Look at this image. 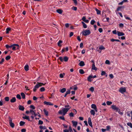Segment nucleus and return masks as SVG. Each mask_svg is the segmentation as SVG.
<instances>
[{
    "mask_svg": "<svg viewBox=\"0 0 132 132\" xmlns=\"http://www.w3.org/2000/svg\"><path fill=\"white\" fill-rule=\"evenodd\" d=\"M91 107L92 109H94L96 108H97V107L95 104H92L91 105Z\"/></svg>",
    "mask_w": 132,
    "mask_h": 132,
    "instance_id": "obj_22",
    "label": "nucleus"
},
{
    "mask_svg": "<svg viewBox=\"0 0 132 132\" xmlns=\"http://www.w3.org/2000/svg\"><path fill=\"white\" fill-rule=\"evenodd\" d=\"M72 9L75 11H76L77 10V8L76 7L73 6L72 7Z\"/></svg>",
    "mask_w": 132,
    "mask_h": 132,
    "instance_id": "obj_54",
    "label": "nucleus"
},
{
    "mask_svg": "<svg viewBox=\"0 0 132 132\" xmlns=\"http://www.w3.org/2000/svg\"><path fill=\"white\" fill-rule=\"evenodd\" d=\"M106 104L108 105H109L111 104L112 103V102H111L108 101L106 102Z\"/></svg>",
    "mask_w": 132,
    "mask_h": 132,
    "instance_id": "obj_34",
    "label": "nucleus"
},
{
    "mask_svg": "<svg viewBox=\"0 0 132 132\" xmlns=\"http://www.w3.org/2000/svg\"><path fill=\"white\" fill-rule=\"evenodd\" d=\"M66 90V89L65 88H63L62 89H61L60 92L62 93H63L65 92Z\"/></svg>",
    "mask_w": 132,
    "mask_h": 132,
    "instance_id": "obj_20",
    "label": "nucleus"
},
{
    "mask_svg": "<svg viewBox=\"0 0 132 132\" xmlns=\"http://www.w3.org/2000/svg\"><path fill=\"white\" fill-rule=\"evenodd\" d=\"M19 109L20 110L23 111L24 108L23 106L20 105L19 106Z\"/></svg>",
    "mask_w": 132,
    "mask_h": 132,
    "instance_id": "obj_17",
    "label": "nucleus"
},
{
    "mask_svg": "<svg viewBox=\"0 0 132 132\" xmlns=\"http://www.w3.org/2000/svg\"><path fill=\"white\" fill-rule=\"evenodd\" d=\"M79 72L80 74H83L84 73V72L83 70L82 69H80L79 70Z\"/></svg>",
    "mask_w": 132,
    "mask_h": 132,
    "instance_id": "obj_28",
    "label": "nucleus"
},
{
    "mask_svg": "<svg viewBox=\"0 0 132 132\" xmlns=\"http://www.w3.org/2000/svg\"><path fill=\"white\" fill-rule=\"evenodd\" d=\"M21 131L22 132H26V129H21Z\"/></svg>",
    "mask_w": 132,
    "mask_h": 132,
    "instance_id": "obj_63",
    "label": "nucleus"
},
{
    "mask_svg": "<svg viewBox=\"0 0 132 132\" xmlns=\"http://www.w3.org/2000/svg\"><path fill=\"white\" fill-rule=\"evenodd\" d=\"M65 73H63V74L61 73L60 74V76L61 78H63V77L65 75Z\"/></svg>",
    "mask_w": 132,
    "mask_h": 132,
    "instance_id": "obj_39",
    "label": "nucleus"
},
{
    "mask_svg": "<svg viewBox=\"0 0 132 132\" xmlns=\"http://www.w3.org/2000/svg\"><path fill=\"white\" fill-rule=\"evenodd\" d=\"M9 123L10 126L12 128H13L14 127V125L12 122V119H10L9 121Z\"/></svg>",
    "mask_w": 132,
    "mask_h": 132,
    "instance_id": "obj_10",
    "label": "nucleus"
},
{
    "mask_svg": "<svg viewBox=\"0 0 132 132\" xmlns=\"http://www.w3.org/2000/svg\"><path fill=\"white\" fill-rule=\"evenodd\" d=\"M16 101V98L15 97H13L10 100V101L12 103H14Z\"/></svg>",
    "mask_w": 132,
    "mask_h": 132,
    "instance_id": "obj_21",
    "label": "nucleus"
},
{
    "mask_svg": "<svg viewBox=\"0 0 132 132\" xmlns=\"http://www.w3.org/2000/svg\"><path fill=\"white\" fill-rule=\"evenodd\" d=\"M127 125L128 126H129L130 127L132 128V124L131 122H128L127 123Z\"/></svg>",
    "mask_w": 132,
    "mask_h": 132,
    "instance_id": "obj_35",
    "label": "nucleus"
},
{
    "mask_svg": "<svg viewBox=\"0 0 132 132\" xmlns=\"http://www.w3.org/2000/svg\"><path fill=\"white\" fill-rule=\"evenodd\" d=\"M24 69L25 71H28L29 70V66L28 65H26L24 67Z\"/></svg>",
    "mask_w": 132,
    "mask_h": 132,
    "instance_id": "obj_19",
    "label": "nucleus"
},
{
    "mask_svg": "<svg viewBox=\"0 0 132 132\" xmlns=\"http://www.w3.org/2000/svg\"><path fill=\"white\" fill-rule=\"evenodd\" d=\"M99 49L101 50H105V48L103 46H101L100 47Z\"/></svg>",
    "mask_w": 132,
    "mask_h": 132,
    "instance_id": "obj_41",
    "label": "nucleus"
},
{
    "mask_svg": "<svg viewBox=\"0 0 132 132\" xmlns=\"http://www.w3.org/2000/svg\"><path fill=\"white\" fill-rule=\"evenodd\" d=\"M111 41L112 42H113L114 41H116V42H120V41L119 40L116 39H111Z\"/></svg>",
    "mask_w": 132,
    "mask_h": 132,
    "instance_id": "obj_37",
    "label": "nucleus"
},
{
    "mask_svg": "<svg viewBox=\"0 0 132 132\" xmlns=\"http://www.w3.org/2000/svg\"><path fill=\"white\" fill-rule=\"evenodd\" d=\"M90 113L92 115L94 116L95 115V111L94 110L92 109L90 111Z\"/></svg>",
    "mask_w": 132,
    "mask_h": 132,
    "instance_id": "obj_15",
    "label": "nucleus"
},
{
    "mask_svg": "<svg viewBox=\"0 0 132 132\" xmlns=\"http://www.w3.org/2000/svg\"><path fill=\"white\" fill-rule=\"evenodd\" d=\"M22 118L24 119H27L29 121H30L29 116H26L24 117H23Z\"/></svg>",
    "mask_w": 132,
    "mask_h": 132,
    "instance_id": "obj_31",
    "label": "nucleus"
},
{
    "mask_svg": "<svg viewBox=\"0 0 132 132\" xmlns=\"http://www.w3.org/2000/svg\"><path fill=\"white\" fill-rule=\"evenodd\" d=\"M88 122L89 125L92 127H93L92 123L91 121V119L89 118L88 119Z\"/></svg>",
    "mask_w": 132,
    "mask_h": 132,
    "instance_id": "obj_9",
    "label": "nucleus"
},
{
    "mask_svg": "<svg viewBox=\"0 0 132 132\" xmlns=\"http://www.w3.org/2000/svg\"><path fill=\"white\" fill-rule=\"evenodd\" d=\"M21 95L22 98L23 99H25V95L24 93L22 92L21 94Z\"/></svg>",
    "mask_w": 132,
    "mask_h": 132,
    "instance_id": "obj_24",
    "label": "nucleus"
},
{
    "mask_svg": "<svg viewBox=\"0 0 132 132\" xmlns=\"http://www.w3.org/2000/svg\"><path fill=\"white\" fill-rule=\"evenodd\" d=\"M80 46L81 48H82L83 46V43H81L80 44Z\"/></svg>",
    "mask_w": 132,
    "mask_h": 132,
    "instance_id": "obj_62",
    "label": "nucleus"
},
{
    "mask_svg": "<svg viewBox=\"0 0 132 132\" xmlns=\"http://www.w3.org/2000/svg\"><path fill=\"white\" fill-rule=\"evenodd\" d=\"M73 89L75 90H77V87L76 86L73 87Z\"/></svg>",
    "mask_w": 132,
    "mask_h": 132,
    "instance_id": "obj_61",
    "label": "nucleus"
},
{
    "mask_svg": "<svg viewBox=\"0 0 132 132\" xmlns=\"http://www.w3.org/2000/svg\"><path fill=\"white\" fill-rule=\"evenodd\" d=\"M118 35L119 36H123L125 35V34L123 32H121L118 31L117 32Z\"/></svg>",
    "mask_w": 132,
    "mask_h": 132,
    "instance_id": "obj_12",
    "label": "nucleus"
},
{
    "mask_svg": "<svg viewBox=\"0 0 132 132\" xmlns=\"http://www.w3.org/2000/svg\"><path fill=\"white\" fill-rule=\"evenodd\" d=\"M62 42V41L61 40H60L57 43V45L59 46V47H61L62 45L61 44Z\"/></svg>",
    "mask_w": 132,
    "mask_h": 132,
    "instance_id": "obj_18",
    "label": "nucleus"
},
{
    "mask_svg": "<svg viewBox=\"0 0 132 132\" xmlns=\"http://www.w3.org/2000/svg\"><path fill=\"white\" fill-rule=\"evenodd\" d=\"M93 78V76H92L90 75L87 78V80L89 82H91L92 80L91 79Z\"/></svg>",
    "mask_w": 132,
    "mask_h": 132,
    "instance_id": "obj_13",
    "label": "nucleus"
},
{
    "mask_svg": "<svg viewBox=\"0 0 132 132\" xmlns=\"http://www.w3.org/2000/svg\"><path fill=\"white\" fill-rule=\"evenodd\" d=\"M106 73L104 71H102L101 73V75L102 76L104 75Z\"/></svg>",
    "mask_w": 132,
    "mask_h": 132,
    "instance_id": "obj_53",
    "label": "nucleus"
},
{
    "mask_svg": "<svg viewBox=\"0 0 132 132\" xmlns=\"http://www.w3.org/2000/svg\"><path fill=\"white\" fill-rule=\"evenodd\" d=\"M59 59L62 62H63L64 61L65 62H67L69 59L66 56H64L63 58L62 57H60Z\"/></svg>",
    "mask_w": 132,
    "mask_h": 132,
    "instance_id": "obj_4",
    "label": "nucleus"
},
{
    "mask_svg": "<svg viewBox=\"0 0 132 132\" xmlns=\"http://www.w3.org/2000/svg\"><path fill=\"white\" fill-rule=\"evenodd\" d=\"M69 115L70 117H73L74 114L72 112H71L69 114Z\"/></svg>",
    "mask_w": 132,
    "mask_h": 132,
    "instance_id": "obj_57",
    "label": "nucleus"
},
{
    "mask_svg": "<svg viewBox=\"0 0 132 132\" xmlns=\"http://www.w3.org/2000/svg\"><path fill=\"white\" fill-rule=\"evenodd\" d=\"M11 58V56H8L5 57V59L6 60H9Z\"/></svg>",
    "mask_w": 132,
    "mask_h": 132,
    "instance_id": "obj_45",
    "label": "nucleus"
},
{
    "mask_svg": "<svg viewBox=\"0 0 132 132\" xmlns=\"http://www.w3.org/2000/svg\"><path fill=\"white\" fill-rule=\"evenodd\" d=\"M82 23L83 25V27L85 28H87V26L86 24L83 22H82Z\"/></svg>",
    "mask_w": 132,
    "mask_h": 132,
    "instance_id": "obj_26",
    "label": "nucleus"
},
{
    "mask_svg": "<svg viewBox=\"0 0 132 132\" xmlns=\"http://www.w3.org/2000/svg\"><path fill=\"white\" fill-rule=\"evenodd\" d=\"M111 107L113 109L116 110L117 112L119 111V108L115 105H112L111 106Z\"/></svg>",
    "mask_w": 132,
    "mask_h": 132,
    "instance_id": "obj_7",
    "label": "nucleus"
},
{
    "mask_svg": "<svg viewBox=\"0 0 132 132\" xmlns=\"http://www.w3.org/2000/svg\"><path fill=\"white\" fill-rule=\"evenodd\" d=\"M16 97L19 99H21V96L19 94H18L16 95Z\"/></svg>",
    "mask_w": 132,
    "mask_h": 132,
    "instance_id": "obj_46",
    "label": "nucleus"
},
{
    "mask_svg": "<svg viewBox=\"0 0 132 132\" xmlns=\"http://www.w3.org/2000/svg\"><path fill=\"white\" fill-rule=\"evenodd\" d=\"M12 47V49L13 50H15L16 49H17V47L16 46L13 45V46Z\"/></svg>",
    "mask_w": 132,
    "mask_h": 132,
    "instance_id": "obj_36",
    "label": "nucleus"
},
{
    "mask_svg": "<svg viewBox=\"0 0 132 132\" xmlns=\"http://www.w3.org/2000/svg\"><path fill=\"white\" fill-rule=\"evenodd\" d=\"M111 129V127L109 126H107L106 127V130L109 131L110 130V129Z\"/></svg>",
    "mask_w": 132,
    "mask_h": 132,
    "instance_id": "obj_33",
    "label": "nucleus"
},
{
    "mask_svg": "<svg viewBox=\"0 0 132 132\" xmlns=\"http://www.w3.org/2000/svg\"><path fill=\"white\" fill-rule=\"evenodd\" d=\"M69 129L70 132H73L72 130V129L71 127L70 126H69Z\"/></svg>",
    "mask_w": 132,
    "mask_h": 132,
    "instance_id": "obj_59",
    "label": "nucleus"
},
{
    "mask_svg": "<svg viewBox=\"0 0 132 132\" xmlns=\"http://www.w3.org/2000/svg\"><path fill=\"white\" fill-rule=\"evenodd\" d=\"M45 90V88L44 87H42L40 89V90L41 92L44 91Z\"/></svg>",
    "mask_w": 132,
    "mask_h": 132,
    "instance_id": "obj_40",
    "label": "nucleus"
},
{
    "mask_svg": "<svg viewBox=\"0 0 132 132\" xmlns=\"http://www.w3.org/2000/svg\"><path fill=\"white\" fill-rule=\"evenodd\" d=\"M84 62L83 61H81L79 63V65L81 67L85 65Z\"/></svg>",
    "mask_w": 132,
    "mask_h": 132,
    "instance_id": "obj_14",
    "label": "nucleus"
},
{
    "mask_svg": "<svg viewBox=\"0 0 132 132\" xmlns=\"http://www.w3.org/2000/svg\"><path fill=\"white\" fill-rule=\"evenodd\" d=\"M56 12L57 13L60 14H61L62 12V11L61 9H58L57 10Z\"/></svg>",
    "mask_w": 132,
    "mask_h": 132,
    "instance_id": "obj_23",
    "label": "nucleus"
},
{
    "mask_svg": "<svg viewBox=\"0 0 132 132\" xmlns=\"http://www.w3.org/2000/svg\"><path fill=\"white\" fill-rule=\"evenodd\" d=\"M95 21L94 20H91L90 23L91 24L93 25L95 23Z\"/></svg>",
    "mask_w": 132,
    "mask_h": 132,
    "instance_id": "obj_50",
    "label": "nucleus"
},
{
    "mask_svg": "<svg viewBox=\"0 0 132 132\" xmlns=\"http://www.w3.org/2000/svg\"><path fill=\"white\" fill-rule=\"evenodd\" d=\"M95 10L97 12V14H101V11L97 9V8H95Z\"/></svg>",
    "mask_w": 132,
    "mask_h": 132,
    "instance_id": "obj_29",
    "label": "nucleus"
},
{
    "mask_svg": "<svg viewBox=\"0 0 132 132\" xmlns=\"http://www.w3.org/2000/svg\"><path fill=\"white\" fill-rule=\"evenodd\" d=\"M109 76L111 78H113L114 77L113 76V74H110L109 75Z\"/></svg>",
    "mask_w": 132,
    "mask_h": 132,
    "instance_id": "obj_56",
    "label": "nucleus"
},
{
    "mask_svg": "<svg viewBox=\"0 0 132 132\" xmlns=\"http://www.w3.org/2000/svg\"><path fill=\"white\" fill-rule=\"evenodd\" d=\"M44 104L47 105H53V104L51 102L45 101L44 102Z\"/></svg>",
    "mask_w": 132,
    "mask_h": 132,
    "instance_id": "obj_8",
    "label": "nucleus"
},
{
    "mask_svg": "<svg viewBox=\"0 0 132 132\" xmlns=\"http://www.w3.org/2000/svg\"><path fill=\"white\" fill-rule=\"evenodd\" d=\"M11 28H7L6 29V34H8L9 32V31H10Z\"/></svg>",
    "mask_w": 132,
    "mask_h": 132,
    "instance_id": "obj_27",
    "label": "nucleus"
},
{
    "mask_svg": "<svg viewBox=\"0 0 132 132\" xmlns=\"http://www.w3.org/2000/svg\"><path fill=\"white\" fill-rule=\"evenodd\" d=\"M121 8V7H119L117 9V10L116 11V12H117Z\"/></svg>",
    "mask_w": 132,
    "mask_h": 132,
    "instance_id": "obj_49",
    "label": "nucleus"
},
{
    "mask_svg": "<svg viewBox=\"0 0 132 132\" xmlns=\"http://www.w3.org/2000/svg\"><path fill=\"white\" fill-rule=\"evenodd\" d=\"M30 107L32 109H35V108L34 106L33 105H31L30 106Z\"/></svg>",
    "mask_w": 132,
    "mask_h": 132,
    "instance_id": "obj_58",
    "label": "nucleus"
},
{
    "mask_svg": "<svg viewBox=\"0 0 132 132\" xmlns=\"http://www.w3.org/2000/svg\"><path fill=\"white\" fill-rule=\"evenodd\" d=\"M5 100L6 101H8L9 100V98L8 97H6L5 98Z\"/></svg>",
    "mask_w": 132,
    "mask_h": 132,
    "instance_id": "obj_48",
    "label": "nucleus"
},
{
    "mask_svg": "<svg viewBox=\"0 0 132 132\" xmlns=\"http://www.w3.org/2000/svg\"><path fill=\"white\" fill-rule=\"evenodd\" d=\"M25 122L24 121H21L20 122V126H23L25 123Z\"/></svg>",
    "mask_w": 132,
    "mask_h": 132,
    "instance_id": "obj_32",
    "label": "nucleus"
},
{
    "mask_svg": "<svg viewBox=\"0 0 132 132\" xmlns=\"http://www.w3.org/2000/svg\"><path fill=\"white\" fill-rule=\"evenodd\" d=\"M39 128L41 129H46V127L45 126H40L39 127Z\"/></svg>",
    "mask_w": 132,
    "mask_h": 132,
    "instance_id": "obj_38",
    "label": "nucleus"
},
{
    "mask_svg": "<svg viewBox=\"0 0 132 132\" xmlns=\"http://www.w3.org/2000/svg\"><path fill=\"white\" fill-rule=\"evenodd\" d=\"M92 69L93 70H97V68L95 67V64H93L92 65Z\"/></svg>",
    "mask_w": 132,
    "mask_h": 132,
    "instance_id": "obj_16",
    "label": "nucleus"
},
{
    "mask_svg": "<svg viewBox=\"0 0 132 132\" xmlns=\"http://www.w3.org/2000/svg\"><path fill=\"white\" fill-rule=\"evenodd\" d=\"M105 63L107 64H110V62L109 60H106L105 61Z\"/></svg>",
    "mask_w": 132,
    "mask_h": 132,
    "instance_id": "obj_51",
    "label": "nucleus"
},
{
    "mask_svg": "<svg viewBox=\"0 0 132 132\" xmlns=\"http://www.w3.org/2000/svg\"><path fill=\"white\" fill-rule=\"evenodd\" d=\"M64 107L65 108H63L62 110H60L58 112L59 114L63 116L65 115L71 108V107L68 104L65 105Z\"/></svg>",
    "mask_w": 132,
    "mask_h": 132,
    "instance_id": "obj_1",
    "label": "nucleus"
},
{
    "mask_svg": "<svg viewBox=\"0 0 132 132\" xmlns=\"http://www.w3.org/2000/svg\"><path fill=\"white\" fill-rule=\"evenodd\" d=\"M81 33L82 35L86 36L89 35L90 34L91 32L89 30H85L82 31Z\"/></svg>",
    "mask_w": 132,
    "mask_h": 132,
    "instance_id": "obj_3",
    "label": "nucleus"
},
{
    "mask_svg": "<svg viewBox=\"0 0 132 132\" xmlns=\"http://www.w3.org/2000/svg\"><path fill=\"white\" fill-rule=\"evenodd\" d=\"M72 122L73 125V126H74L75 127H76L77 125L78 122L76 121L73 120L72 121Z\"/></svg>",
    "mask_w": 132,
    "mask_h": 132,
    "instance_id": "obj_11",
    "label": "nucleus"
},
{
    "mask_svg": "<svg viewBox=\"0 0 132 132\" xmlns=\"http://www.w3.org/2000/svg\"><path fill=\"white\" fill-rule=\"evenodd\" d=\"M46 84L45 83L44 84H43L42 83H39L37 82V84L35 86L34 88L33 89V91L35 92L40 87L42 86V85H44Z\"/></svg>",
    "mask_w": 132,
    "mask_h": 132,
    "instance_id": "obj_2",
    "label": "nucleus"
},
{
    "mask_svg": "<svg viewBox=\"0 0 132 132\" xmlns=\"http://www.w3.org/2000/svg\"><path fill=\"white\" fill-rule=\"evenodd\" d=\"M64 132H69V130L68 129H64L63 130Z\"/></svg>",
    "mask_w": 132,
    "mask_h": 132,
    "instance_id": "obj_64",
    "label": "nucleus"
},
{
    "mask_svg": "<svg viewBox=\"0 0 132 132\" xmlns=\"http://www.w3.org/2000/svg\"><path fill=\"white\" fill-rule=\"evenodd\" d=\"M70 90H68L65 93V94L64 97H66L67 95L69 94H70Z\"/></svg>",
    "mask_w": 132,
    "mask_h": 132,
    "instance_id": "obj_25",
    "label": "nucleus"
},
{
    "mask_svg": "<svg viewBox=\"0 0 132 132\" xmlns=\"http://www.w3.org/2000/svg\"><path fill=\"white\" fill-rule=\"evenodd\" d=\"M31 113L32 115L34 114L35 117L36 116V112L35 111H33V112H31Z\"/></svg>",
    "mask_w": 132,
    "mask_h": 132,
    "instance_id": "obj_42",
    "label": "nucleus"
},
{
    "mask_svg": "<svg viewBox=\"0 0 132 132\" xmlns=\"http://www.w3.org/2000/svg\"><path fill=\"white\" fill-rule=\"evenodd\" d=\"M43 111L46 115L48 116V112L45 109H44Z\"/></svg>",
    "mask_w": 132,
    "mask_h": 132,
    "instance_id": "obj_30",
    "label": "nucleus"
},
{
    "mask_svg": "<svg viewBox=\"0 0 132 132\" xmlns=\"http://www.w3.org/2000/svg\"><path fill=\"white\" fill-rule=\"evenodd\" d=\"M117 112H118V113L120 114L121 115H122L123 114V113L122 112H121L120 111V109H119V111H117Z\"/></svg>",
    "mask_w": 132,
    "mask_h": 132,
    "instance_id": "obj_55",
    "label": "nucleus"
},
{
    "mask_svg": "<svg viewBox=\"0 0 132 132\" xmlns=\"http://www.w3.org/2000/svg\"><path fill=\"white\" fill-rule=\"evenodd\" d=\"M43 123V122L42 121L39 120L38 121V124L39 125L42 124Z\"/></svg>",
    "mask_w": 132,
    "mask_h": 132,
    "instance_id": "obj_47",
    "label": "nucleus"
},
{
    "mask_svg": "<svg viewBox=\"0 0 132 132\" xmlns=\"http://www.w3.org/2000/svg\"><path fill=\"white\" fill-rule=\"evenodd\" d=\"M13 45H15L17 47V49H18L19 48V45L18 44H13L12 45H11V46H9L7 45H6V47L7 48H11L13 46Z\"/></svg>",
    "mask_w": 132,
    "mask_h": 132,
    "instance_id": "obj_6",
    "label": "nucleus"
},
{
    "mask_svg": "<svg viewBox=\"0 0 132 132\" xmlns=\"http://www.w3.org/2000/svg\"><path fill=\"white\" fill-rule=\"evenodd\" d=\"M119 92L122 94H123L126 91V88L125 87L120 88L119 90Z\"/></svg>",
    "mask_w": 132,
    "mask_h": 132,
    "instance_id": "obj_5",
    "label": "nucleus"
},
{
    "mask_svg": "<svg viewBox=\"0 0 132 132\" xmlns=\"http://www.w3.org/2000/svg\"><path fill=\"white\" fill-rule=\"evenodd\" d=\"M103 30V29L101 28H100L98 29V31L100 33L102 32Z\"/></svg>",
    "mask_w": 132,
    "mask_h": 132,
    "instance_id": "obj_52",
    "label": "nucleus"
},
{
    "mask_svg": "<svg viewBox=\"0 0 132 132\" xmlns=\"http://www.w3.org/2000/svg\"><path fill=\"white\" fill-rule=\"evenodd\" d=\"M89 90L90 91H91L92 92H93L94 90V88L93 87H91L89 89Z\"/></svg>",
    "mask_w": 132,
    "mask_h": 132,
    "instance_id": "obj_43",
    "label": "nucleus"
},
{
    "mask_svg": "<svg viewBox=\"0 0 132 132\" xmlns=\"http://www.w3.org/2000/svg\"><path fill=\"white\" fill-rule=\"evenodd\" d=\"M59 118L61 119L62 120H65V119L64 117L63 116H61L59 117Z\"/></svg>",
    "mask_w": 132,
    "mask_h": 132,
    "instance_id": "obj_44",
    "label": "nucleus"
},
{
    "mask_svg": "<svg viewBox=\"0 0 132 132\" xmlns=\"http://www.w3.org/2000/svg\"><path fill=\"white\" fill-rule=\"evenodd\" d=\"M4 61V59L3 58L2 59L1 61L0 62V64H2Z\"/></svg>",
    "mask_w": 132,
    "mask_h": 132,
    "instance_id": "obj_60",
    "label": "nucleus"
}]
</instances>
